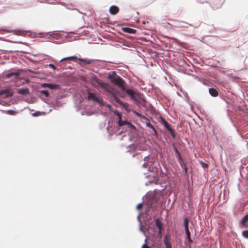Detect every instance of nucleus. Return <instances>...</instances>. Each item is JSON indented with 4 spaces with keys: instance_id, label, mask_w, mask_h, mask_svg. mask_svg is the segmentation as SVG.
I'll return each mask as SVG.
<instances>
[{
    "instance_id": "f257e3e1",
    "label": "nucleus",
    "mask_w": 248,
    "mask_h": 248,
    "mask_svg": "<svg viewBox=\"0 0 248 248\" xmlns=\"http://www.w3.org/2000/svg\"><path fill=\"white\" fill-rule=\"evenodd\" d=\"M108 78L110 81L120 88L122 90L126 92L127 89L125 87V81L120 77L117 75L115 72H113L112 74L109 75Z\"/></svg>"
},
{
    "instance_id": "f03ea898",
    "label": "nucleus",
    "mask_w": 248,
    "mask_h": 248,
    "mask_svg": "<svg viewBox=\"0 0 248 248\" xmlns=\"http://www.w3.org/2000/svg\"><path fill=\"white\" fill-rule=\"evenodd\" d=\"M126 93L130 96L131 99H134L137 103H141L143 100L142 95L139 92H134L131 89H127Z\"/></svg>"
},
{
    "instance_id": "7ed1b4c3",
    "label": "nucleus",
    "mask_w": 248,
    "mask_h": 248,
    "mask_svg": "<svg viewBox=\"0 0 248 248\" xmlns=\"http://www.w3.org/2000/svg\"><path fill=\"white\" fill-rule=\"evenodd\" d=\"M97 82L100 86V87L104 89L106 92L110 93H113V88L108 84L101 82L100 80L97 81Z\"/></svg>"
},
{
    "instance_id": "20e7f679",
    "label": "nucleus",
    "mask_w": 248,
    "mask_h": 248,
    "mask_svg": "<svg viewBox=\"0 0 248 248\" xmlns=\"http://www.w3.org/2000/svg\"><path fill=\"white\" fill-rule=\"evenodd\" d=\"M87 98L89 100H93L96 103H99L100 104L102 103L99 98L97 97L94 93L90 92H88Z\"/></svg>"
},
{
    "instance_id": "39448f33",
    "label": "nucleus",
    "mask_w": 248,
    "mask_h": 248,
    "mask_svg": "<svg viewBox=\"0 0 248 248\" xmlns=\"http://www.w3.org/2000/svg\"><path fill=\"white\" fill-rule=\"evenodd\" d=\"M113 96L114 97V99L115 101L117 103H118L122 107H123L126 110H128L129 105L127 103H123L122 101H121V100L117 96H116L114 94H113Z\"/></svg>"
},
{
    "instance_id": "423d86ee",
    "label": "nucleus",
    "mask_w": 248,
    "mask_h": 248,
    "mask_svg": "<svg viewBox=\"0 0 248 248\" xmlns=\"http://www.w3.org/2000/svg\"><path fill=\"white\" fill-rule=\"evenodd\" d=\"M42 87H47L51 90H55L59 89V85L57 84H50V83H43L41 84Z\"/></svg>"
},
{
    "instance_id": "0eeeda50",
    "label": "nucleus",
    "mask_w": 248,
    "mask_h": 248,
    "mask_svg": "<svg viewBox=\"0 0 248 248\" xmlns=\"http://www.w3.org/2000/svg\"><path fill=\"white\" fill-rule=\"evenodd\" d=\"M242 227L248 228V215H246L241 221Z\"/></svg>"
},
{
    "instance_id": "6e6552de",
    "label": "nucleus",
    "mask_w": 248,
    "mask_h": 248,
    "mask_svg": "<svg viewBox=\"0 0 248 248\" xmlns=\"http://www.w3.org/2000/svg\"><path fill=\"white\" fill-rule=\"evenodd\" d=\"M17 93L22 95H28L30 93L29 89L28 88L19 89L17 90Z\"/></svg>"
},
{
    "instance_id": "1a4fd4ad",
    "label": "nucleus",
    "mask_w": 248,
    "mask_h": 248,
    "mask_svg": "<svg viewBox=\"0 0 248 248\" xmlns=\"http://www.w3.org/2000/svg\"><path fill=\"white\" fill-rule=\"evenodd\" d=\"M109 10L111 15H115L118 13L119 9L117 6L113 5L109 8Z\"/></svg>"
},
{
    "instance_id": "9d476101",
    "label": "nucleus",
    "mask_w": 248,
    "mask_h": 248,
    "mask_svg": "<svg viewBox=\"0 0 248 248\" xmlns=\"http://www.w3.org/2000/svg\"><path fill=\"white\" fill-rule=\"evenodd\" d=\"M122 30L123 31H124L125 32H127V33H131V34H135L136 32V30H135L134 29L130 28L128 27L123 28L122 29Z\"/></svg>"
},
{
    "instance_id": "9b49d317",
    "label": "nucleus",
    "mask_w": 248,
    "mask_h": 248,
    "mask_svg": "<svg viewBox=\"0 0 248 248\" xmlns=\"http://www.w3.org/2000/svg\"><path fill=\"white\" fill-rule=\"evenodd\" d=\"M172 147L177 155L178 162H182V157L180 153L179 152L178 149H177L176 147L175 146L174 144H173Z\"/></svg>"
},
{
    "instance_id": "f8f14e48",
    "label": "nucleus",
    "mask_w": 248,
    "mask_h": 248,
    "mask_svg": "<svg viewBox=\"0 0 248 248\" xmlns=\"http://www.w3.org/2000/svg\"><path fill=\"white\" fill-rule=\"evenodd\" d=\"M209 92L210 94L213 97H217L218 95L217 91L214 88L209 89Z\"/></svg>"
},
{
    "instance_id": "ddd939ff",
    "label": "nucleus",
    "mask_w": 248,
    "mask_h": 248,
    "mask_svg": "<svg viewBox=\"0 0 248 248\" xmlns=\"http://www.w3.org/2000/svg\"><path fill=\"white\" fill-rule=\"evenodd\" d=\"M19 75H20L19 72H11V73L7 74L6 75V77L7 78H10L13 76H15V77L17 78L19 76Z\"/></svg>"
},
{
    "instance_id": "4468645a",
    "label": "nucleus",
    "mask_w": 248,
    "mask_h": 248,
    "mask_svg": "<svg viewBox=\"0 0 248 248\" xmlns=\"http://www.w3.org/2000/svg\"><path fill=\"white\" fill-rule=\"evenodd\" d=\"M50 36L54 39H59L61 38V35L58 32H53L50 34Z\"/></svg>"
},
{
    "instance_id": "2eb2a0df",
    "label": "nucleus",
    "mask_w": 248,
    "mask_h": 248,
    "mask_svg": "<svg viewBox=\"0 0 248 248\" xmlns=\"http://www.w3.org/2000/svg\"><path fill=\"white\" fill-rule=\"evenodd\" d=\"M117 115L119 116L120 118V120H119V126H123L125 124H126L127 123L126 121H122L121 120V116L120 114L118 112H114Z\"/></svg>"
},
{
    "instance_id": "dca6fc26",
    "label": "nucleus",
    "mask_w": 248,
    "mask_h": 248,
    "mask_svg": "<svg viewBox=\"0 0 248 248\" xmlns=\"http://www.w3.org/2000/svg\"><path fill=\"white\" fill-rule=\"evenodd\" d=\"M77 60V57L76 56H71V57H66V58H64L62 59L61 61V62H62L64 61H66V60H72L74 61H76Z\"/></svg>"
},
{
    "instance_id": "f3484780",
    "label": "nucleus",
    "mask_w": 248,
    "mask_h": 248,
    "mask_svg": "<svg viewBox=\"0 0 248 248\" xmlns=\"http://www.w3.org/2000/svg\"><path fill=\"white\" fill-rule=\"evenodd\" d=\"M188 223H189V219L187 217L185 218L184 219V222L185 231H186V230H189Z\"/></svg>"
},
{
    "instance_id": "a211bd4d",
    "label": "nucleus",
    "mask_w": 248,
    "mask_h": 248,
    "mask_svg": "<svg viewBox=\"0 0 248 248\" xmlns=\"http://www.w3.org/2000/svg\"><path fill=\"white\" fill-rule=\"evenodd\" d=\"M12 32L15 35H23L24 32L23 31L21 30H14L12 31Z\"/></svg>"
},
{
    "instance_id": "6ab92c4d",
    "label": "nucleus",
    "mask_w": 248,
    "mask_h": 248,
    "mask_svg": "<svg viewBox=\"0 0 248 248\" xmlns=\"http://www.w3.org/2000/svg\"><path fill=\"white\" fill-rule=\"evenodd\" d=\"M162 124L164 125V127L169 130L170 128H171L169 124L165 120H162Z\"/></svg>"
},
{
    "instance_id": "aec40b11",
    "label": "nucleus",
    "mask_w": 248,
    "mask_h": 248,
    "mask_svg": "<svg viewBox=\"0 0 248 248\" xmlns=\"http://www.w3.org/2000/svg\"><path fill=\"white\" fill-rule=\"evenodd\" d=\"M155 224L158 230H162V223L158 219L155 220Z\"/></svg>"
},
{
    "instance_id": "412c9836",
    "label": "nucleus",
    "mask_w": 248,
    "mask_h": 248,
    "mask_svg": "<svg viewBox=\"0 0 248 248\" xmlns=\"http://www.w3.org/2000/svg\"><path fill=\"white\" fill-rule=\"evenodd\" d=\"M146 126L149 128H151L152 129H153L155 132V134H156V131L155 129V128H154V127L153 126V125L151 124L149 122H147L146 123Z\"/></svg>"
},
{
    "instance_id": "4be33fe9",
    "label": "nucleus",
    "mask_w": 248,
    "mask_h": 248,
    "mask_svg": "<svg viewBox=\"0 0 248 248\" xmlns=\"http://www.w3.org/2000/svg\"><path fill=\"white\" fill-rule=\"evenodd\" d=\"M164 241L166 248H171V244L166 239H165Z\"/></svg>"
},
{
    "instance_id": "5701e85b",
    "label": "nucleus",
    "mask_w": 248,
    "mask_h": 248,
    "mask_svg": "<svg viewBox=\"0 0 248 248\" xmlns=\"http://www.w3.org/2000/svg\"><path fill=\"white\" fill-rule=\"evenodd\" d=\"M40 93L44 94L46 97L49 96V93L46 90H41L40 91Z\"/></svg>"
},
{
    "instance_id": "b1692460",
    "label": "nucleus",
    "mask_w": 248,
    "mask_h": 248,
    "mask_svg": "<svg viewBox=\"0 0 248 248\" xmlns=\"http://www.w3.org/2000/svg\"><path fill=\"white\" fill-rule=\"evenodd\" d=\"M186 234L187 238L189 241V243L192 242V240L190 238V232L189 230H186Z\"/></svg>"
},
{
    "instance_id": "393cba45",
    "label": "nucleus",
    "mask_w": 248,
    "mask_h": 248,
    "mask_svg": "<svg viewBox=\"0 0 248 248\" xmlns=\"http://www.w3.org/2000/svg\"><path fill=\"white\" fill-rule=\"evenodd\" d=\"M9 92H10V91L7 89L4 90H2L0 92V94H2L4 93H8V95L9 96H12L13 95V93H9Z\"/></svg>"
},
{
    "instance_id": "a878e982",
    "label": "nucleus",
    "mask_w": 248,
    "mask_h": 248,
    "mask_svg": "<svg viewBox=\"0 0 248 248\" xmlns=\"http://www.w3.org/2000/svg\"><path fill=\"white\" fill-rule=\"evenodd\" d=\"M168 131L170 132V135H171V136L173 138H175V132H174V130L172 128H170V129H169Z\"/></svg>"
},
{
    "instance_id": "bb28decb",
    "label": "nucleus",
    "mask_w": 248,
    "mask_h": 248,
    "mask_svg": "<svg viewBox=\"0 0 248 248\" xmlns=\"http://www.w3.org/2000/svg\"><path fill=\"white\" fill-rule=\"evenodd\" d=\"M242 235L245 238L248 239V230L243 231Z\"/></svg>"
},
{
    "instance_id": "cd10ccee",
    "label": "nucleus",
    "mask_w": 248,
    "mask_h": 248,
    "mask_svg": "<svg viewBox=\"0 0 248 248\" xmlns=\"http://www.w3.org/2000/svg\"><path fill=\"white\" fill-rule=\"evenodd\" d=\"M16 112L13 110H9L7 111V114L10 115H15L16 114Z\"/></svg>"
},
{
    "instance_id": "c85d7f7f",
    "label": "nucleus",
    "mask_w": 248,
    "mask_h": 248,
    "mask_svg": "<svg viewBox=\"0 0 248 248\" xmlns=\"http://www.w3.org/2000/svg\"><path fill=\"white\" fill-rule=\"evenodd\" d=\"M142 208V203H139L137 205V209L138 210H140Z\"/></svg>"
},
{
    "instance_id": "c756f323",
    "label": "nucleus",
    "mask_w": 248,
    "mask_h": 248,
    "mask_svg": "<svg viewBox=\"0 0 248 248\" xmlns=\"http://www.w3.org/2000/svg\"><path fill=\"white\" fill-rule=\"evenodd\" d=\"M147 239H145V243L142 246V248H150V247L146 244Z\"/></svg>"
},
{
    "instance_id": "7c9ffc66",
    "label": "nucleus",
    "mask_w": 248,
    "mask_h": 248,
    "mask_svg": "<svg viewBox=\"0 0 248 248\" xmlns=\"http://www.w3.org/2000/svg\"><path fill=\"white\" fill-rule=\"evenodd\" d=\"M48 66H49V67H50V68H51L53 69H56V67L55 66V65L53 64L50 63L48 65Z\"/></svg>"
},
{
    "instance_id": "2f4dec72",
    "label": "nucleus",
    "mask_w": 248,
    "mask_h": 248,
    "mask_svg": "<svg viewBox=\"0 0 248 248\" xmlns=\"http://www.w3.org/2000/svg\"><path fill=\"white\" fill-rule=\"evenodd\" d=\"M202 167H203V168H207V167H208V165H207V164H206V163H205L202 162Z\"/></svg>"
},
{
    "instance_id": "473e14b6",
    "label": "nucleus",
    "mask_w": 248,
    "mask_h": 248,
    "mask_svg": "<svg viewBox=\"0 0 248 248\" xmlns=\"http://www.w3.org/2000/svg\"><path fill=\"white\" fill-rule=\"evenodd\" d=\"M39 112H36L35 113H33L32 114V116H38L39 115Z\"/></svg>"
},
{
    "instance_id": "72a5a7b5",
    "label": "nucleus",
    "mask_w": 248,
    "mask_h": 248,
    "mask_svg": "<svg viewBox=\"0 0 248 248\" xmlns=\"http://www.w3.org/2000/svg\"><path fill=\"white\" fill-rule=\"evenodd\" d=\"M179 162L180 165L182 167L183 164H184V161L183 160V159L182 158V162Z\"/></svg>"
},
{
    "instance_id": "f704fd0d",
    "label": "nucleus",
    "mask_w": 248,
    "mask_h": 248,
    "mask_svg": "<svg viewBox=\"0 0 248 248\" xmlns=\"http://www.w3.org/2000/svg\"><path fill=\"white\" fill-rule=\"evenodd\" d=\"M91 63V61H89V60L86 62V63H87V64H90Z\"/></svg>"
},
{
    "instance_id": "c9c22d12",
    "label": "nucleus",
    "mask_w": 248,
    "mask_h": 248,
    "mask_svg": "<svg viewBox=\"0 0 248 248\" xmlns=\"http://www.w3.org/2000/svg\"><path fill=\"white\" fill-rule=\"evenodd\" d=\"M161 230H158V234H161Z\"/></svg>"
},
{
    "instance_id": "e433bc0d",
    "label": "nucleus",
    "mask_w": 248,
    "mask_h": 248,
    "mask_svg": "<svg viewBox=\"0 0 248 248\" xmlns=\"http://www.w3.org/2000/svg\"><path fill=\"white\" fill-rule=\"evenodd\" d=\"M108 108H111V106H110V105H108Z\"/></svg>"
},
{
    "instance_id": "4c0bfd02",
    "label": "nucleus",
    "mask_w": 248,
    "mask_h": 248,
    "mask_svg": "<svg viewBox=\"0 0 248 248\" xmlns=\"http://www.w3.org/2000/svg\"><path fill=\"white\" fill-rule=\"evenodd\" d=\"M172 40H174V41H176V40H177V39H175V38H172Z\"/></svg>"
}]
</instances>
